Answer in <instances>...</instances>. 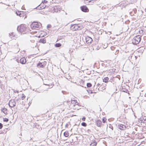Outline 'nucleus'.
<instances>
[{"label": "nucleus", "mask_w": 146, "mask_h": 146, "mask_svg": "<svg viewBox=\"0 0 146 146\" xmlns=\"http://www.w3.org/2000/svg\"><path fill=\"white\" fill-rule=\"evenodd\" d=\"M17 30L23 34L26 33L28 29L27 25H21L17 27Z\"/></svg>", "instance_id": "1"}, {"label": "nucleus", "mask_w": 146, "mask_h": 146, "mask_svg": "<svg viewBox=\"0 0 146 146\" xmlns=\"http://www.w3.org/2000/svg\"><path fill=\"white\" fill-rule=\"evenodd\" d=\"M41 27V24L38 23L34 22L31 25V27L33 29L38 30Z\"/></svg>", "instance_id": "2"}, {"label": "nucleus", "mask_w": 146, "mask_h": 146, "mask_svg": "<svg viewBox=\"0 0 146 146\" xmlns=\"http://www.w3.org/2000/svg\"><path fill=\"white\" fill-rule=\"evenodd\" d=\"M141 36L138 35L134 37L132 40V43L134 44H138L141 40Z\"/></svg>", "instance_id": "3"}, {"label": "nucleus", "mask_w": 146, "mask_h": 146, "mask_svg": "<svg viewBox=\"0 0 146 146\" xmlns=\"http://www.w3.org/2000/svg\"><path fill=\"white\" fill-rule=\"evenodd\" d=\"M70 28L73 31L80 30L81 29V28L80 27V26L79 24L72 25L70 27Z\"/></svg>", "instance_id": "4"}, {"label": "nucleus", "mask_w": 146, "mask_h": 146, "mask_svg": "<svg viewBox=\"0 0 146 146\" xmlns=\"http://www.w3.org/2000/svg\"><path fill=\"white\" fill-rule=\"evenodd\" d=\"M15 102L14 100H11L9 102V106L11 108L14 107L15 106Z\"/></svg>", "instance_id": "5"}, {"label": "nucleus", "mask_w": 146, "mask_h": 146, "mask_svg": "<svg viewBox=\"0 0 146 146\" xmlns=\"http://www.w3.org/2000/svg\"><path fill=\"white\" fill-rule=\"evenodd\" d=\"M46 7V6L42 4V3H41L40 5H38V6L36 7V9H44Z\"/></svg>", "instance_id": "6"}, {"label": "nucleus", "mask_w": 146, "mask_h": 146, "mask_svg": "<svg viewBox=\"0 0 146 146\" xmlns=\"http://www.w3.org/2000/svg\"><path fill=\"white\" fill-rule=\"evenodd\" d=\"M86 43L87 44H90L91 43L92 41V38L89 36H87V37H86Z\"/></svg>", "instance_id": "7"}, {"label": "nucleus", "mask_w": 146, "mask_h": 146, "mask_svg": "<svg viewBox=\"0 0 146 146\" xmlns=\"http://www.w3.org/2000/svg\"><path fill=\"white\" fill-rule=\"evenodd\" d=\"M82 11L84 12H87L88 11V8L86 6H83L81 7Z\"/></svg>", "instance_id": "8"}, {"label": "nucleus", "mask_w": 146, "mask_h": 146, "mask_svg": "<svg viewBox=\"0 0 146 146\" xmlns=\"http://www.w3.org/2000/svg\"><path fill=\"white\" fill-rule=\"evenodd\" d=\"M20 63L22 64H25L26 62V59L24 57H23V58H22L20 59Z\"/></svg>", "instance_id": "9"}, {"label": "nucleus", "mask_w": 146, "mask_h": 146, "mask_svg": "<svg viewBox=\"0 0 146 146\" xmlns=\"http://www.w3.org/2000/svg\"><path fill=\"white\" fill-rule=\"evenodd\" d=\"M118 127L121 130H123L125 128V126L122 124H119Z\"/></svg>", "instance_id": "10"}, {"label": "nucleus", "mask_w": 146, "mask_h": 146, "mask_svg": "<svg viewBox=\"0 0 146 146\" xmlns=\"http://www.w3.org/2000/svg\"><path fill=\"white\" fill-rule=\"evenodd\" d=\"M102 121L100 120H98L96 121V124L97 125L98 127H100L101 126V125L102 124Z\"/></svg>", "instance_id": "11"}, {"label": "nucleus", "mask_w": 146, "mask_h": 146, "mask_svg": "<svg viewBox=\"0 0 146 146\" xmlns=\"http://www.w3.org/2000/svg\"><path fill=\"white\" fill-rule=\"evenodd\" d=\"M39 42L40 43H46V39L44 38H41L39 41Z\"/></svg>", "instance_id": "12"}, {"label": "nucleus", "mask_w": 146, "mask_h": 146, "mask_svg": "<svg viewBox=\"0 0 146 146\" xmlns=\"http://www.w3.org/2000/svg\"><path fill=\"white\" fill-rule=\"evenodd\" d=\"M1 111L5 114H7V109L6 108H3L1 109Z\"/></svg>", "instance_id": "13"}, {"label": "nucleus", "mask_w": 146, "mask_h": 146, "mask_svg": "<svg viewBox=\"0 0 146 146\" xmlns=\"http://www.w3.org/2000/svg\"><path fill=\"white\" fill-rule=\"evenodd\" d=\"M37 66L40 68H43L44 67V66L43 64H42V63H38L37 65Z\"/></svg>", "instance_id": "14"}, {"label": "nucleus", "mask_w": 146, "mask_h": 146, "mask_svg": "<svg viewBox=\"0 0 146 146\" xmlns=\"http://www.w3.org/2000/svg\"><path fill=\"white\" fill-rule=\"evenodd\" d=\"M92 1V3L94 2L93 0H85V2L86 3L88 4V3Z\"/></svg>", "instance_id": "15"}, {"label": "nucleus", "mask_w": 146, "mask_h": 146, "mask_svg": "<svg viewBox=\"0 0 146 146\" xmlns=\"http://www.w3.org/2000/svg\"><path fill=\"white\" fill-rule=\"evenodd\" d=\"M108 77H106L104 78V79L103 80L104 82L105 83H106L108 82Z\"/></svg>", "instance_id": "16"}, {"label": "nucleus", "mask_w": 146, "mask_h": 146, "mask_svg": "<svg viewBox=\"0 0 146 146\" xmlns=\"http://www.w3.org/2000/svg\"><path fill=\"white\" fill-rule=\"evenodd\" d=\"M64 135L66 137H68L69 136V133L68 131H65L64 133Z\"/></svg>", "instance_id": "17"}, {"label": "nucleus", "mask_w": 146, "mask_h": 146, "mask_svg": "<svg viewBox=\"0 0 146 146\" xmlns=\"http://www.w3.org/2000/svg\"><path fill=\"white\" fill-rule=\"evenodd\" d=\"M17 15L19 16L20 17H23V14H22L21 12H16Z\"/></svg>", "instance_id": "18"}, {"label": "nucleus", "mask_w": 146, "mask_h": 146, "mask_svg": "<svg viewBox=\"0 0 146 146\" xmlns=\"http://www.w3.org/2000/svg\"><path fill=\"white\" fill-rule=\"evenodd\" d=\"M9 35H10V37L11 38H12L13 37H14L15 36V34L13 33H11V34H9Z\"/></svg>", "instance_id": "19"}, {"label": "nucleus", "mask_w": 146, "mask_h": 146, "mask_svg": "<svg viewBox=\"0 0 146 146\" xmlns=\"http://www.w3.org/2000/svg\"><path fill=\"white\" fill-rule=\"evenodd\" d=\"M55 45V47H58L61 46V44L59 43H56Z\"/></svg>", "instance_id": "20"}, {"label": "nucleus", "mask_w": 146, "mask_h": 146, "mask_svg": "<svg viewBox=\"0 0 146 146\" xmlns=\"http://www.w3.org/2000/svg\"><path fill=\"white\" fill-rule=\"evenodd\" d=\"M81 125H82L83 126H84V127H86L87 125V124H86V123L84 122H82L81 123Z\"/></svg>", "instance_id": "21"}, {"label": "nucleus", "mask_w": 146, "mask_h": 146, "mask_svg": "<svg viewBox=\"0 0 146 146\" xmlns=\"http://www.w3.org/2000/svg\"><path fill=\"white\" fill-rule=\"evenodd\" d=\"M87 86L88 87H90L92 86V84L90 83H88Z\"/></svg>", "instance_id": "22"}, {"label": "nucleus", "mask_w": 146, "mask_h": 146, "mask_svg": "<svg viewBox=\"0 0 146 146\" xmlns=\"http://www.w3.org/2000/svg\"><path fill=\"white\" fill-rule=\"evenodd\" d=\"M8 121L9 119L7 118H5L3 119V121L5 122H7Z\"/></svg>", "instance_id": "23"}, {"label": "nucleus", "mask_w": 146, "mask_h": 146, "mask_svg": "<svg viewBox=\"0 0 146 146\" xmlns=\"http://www.w3.org/2000/svg\"><path fill=\"white\" fill-rule=\"evenodd\" d=\"M22 97L21 98V99L22 100H23L25 97V96L24 95V94H22Z\"/></svg>", "instance_id": "24"}, {"label": "nucleus", "mask_w": 146, "mask_h": 146, "mask_svg": "<svg viewBox=\"0 0 146 146\" xmlns=\"http://www.w3.org/2000/svg\"><path fill=\"white\" fill-rule=\"evenodd\" d=\"M42 2V4H44V3H46L47 2V1L46 0H44Z\"/></svg>", "instance_id": "25"}, {"label": "nucleus", "mask_w": 146, "mask_h": 146, "mask_svg": "<svg viewBox=\"0 0 146 146\" xmlns=\"http://www.w3.org/2000/svg\"><path fill=\"white\" fill-rule=\"evenodd\" d=\"M3 127V125L1 123H0V129L2 128Z\"/></svg>", "instance_id": "26"}, {"label": "nucleus", "mask_w": 146, "mask_h": 146, "mask_svg": "<svg viewBox=\"0 0 146 146\" xmlns=\"http://www.w3.org/2000/svg\"><path fill=\"white\" fill-rule=\"evenodd\" d=\"M85 119H86V118L85 117H83L82 118V120L83 121H85Z\"/></svg>", "instance_id": "27"}, {"label": "nucleus", "mask_w": 146, "mask_h": 146, "mask_svg": "<svg viewBox=\"0 0 146 146\" xmlns=\"http://www.w3.org/2000/svg\"><path fill=\"white\" fill-rule=\"evenodd\" d=\"M141 123H145V120H142Z\"/></svg>", "instance_id": "28"}, {"label": "nucleus", "mask_w": 146, "mask_h": 146, "mask_svg": "<svg viewBox=\"0 0 146 146\" xmlns=\"http://www.w3.org/2000/svg\"><path fill=\"white\" fill-rule=\"evenodd\" d=\"M51 27V25H48L47 26V28H50Z\"/></svg>", "instance_id": "29"}, {"label": "nucleus", "mask_w": 146, "mask_h": 146, "mask_svg": "<svg viewBox=\"0 0 146 146\" xmlns=\"http://www.w3.org/2000/svg\"><path fill=\"white\" fill-rule=\"evenodd\" d=\"M102 121L104 123H105L106 122V120L104 118H103L102 119Z\"/></svg>", "instance_id": "30"}, {"label": "nucleus", "mask_w": 146, "mask_h": 146, "mask_svg": "<svg viewBox=\"0 0 146 146\" xmlns=\"http://www.w3.org/2000/svg\"><path fill=\"white\" fill-rule=\"evenodd\" d=\"M68 126V124H66L65 125V127H67Z\"/></svg>", "instance_id": "31"}, {"label": "nucleus", "mask_w": 146, "mask_h": 146, "mask_svg": "<svg viewBox=\"0 0 146 146\" xmlns=\"http://www.w3.org/2000/svg\"><path fill=\"white\" fill-rule=\"evenodd\" d=\"M16 60L17 61V62H19V60H18L17 59V58H16Z\"/></svg>", "instance_id": "32"}, {"label": "nucleus", "mask_w": 146, "mask_h": 146, "mask_svg": "<svg viewBox=\"0 0 146 146\" xmlns=\"http://www.w3.org/2000/svg\"><path fill=\"white\" fill-rule=\"evenodd\" d=\"M96 144L95 145H93V146H92V144H91L90 145H91V146H94H94H95L96 145Z\"/></svg>", "instance_id": "33"}, {"label": "nucleus", "mask_w": 146, "mask_h": 146, "mask_svg": "<svg viewBox=\"0 0 146 146\" xmlns=\"http://www.w3.org/2000/svg\"><path fill=\"white\" fill-rule=\"evenodd\" d=\"M142 120L140 119L139 120V122L141 123V121Z\"/></svg>", "instance_id": "34"}, {"label": "nucleus", "mask_w": 146, "mask_h": 146, "mask_svg": "<svg viewBox=\"0 0 146 146\" xmlns=\"http://www.w3.org/2000/svg\"><path fill=\"white\" fill-rule=\"evenodd\" d=\"M16 92H17V93H19V91H16Z\"/></svg>", "instance_id": "35"}, {"label": "nucleus", "mask_w": 146, "mask_h": 146, "mask_svg": "<svg viewBox=\"0 0 146 146\" xmlns=\"http://www.w3.org/2000/svg\"><path fill=\"white\" fill-rule=\"evenodd\" d=\"M76 103H78L76 102V104H77Z\"/></svg>", "instance_id": "36"}, {"label": "nucleus", "mask_w": 146, "mask_h": 146, "mask_svg": "<svg viewBox=\"0 0 146 146\" xmlns=\"http://www.w3.org/2000/svg\"><path fill=\"white\" fill-rule=\"evenodd\" d=\"M73 66H75V65H74V64L73 65Z\"/></svg>", "instance_id": "37"}]
</instances>
